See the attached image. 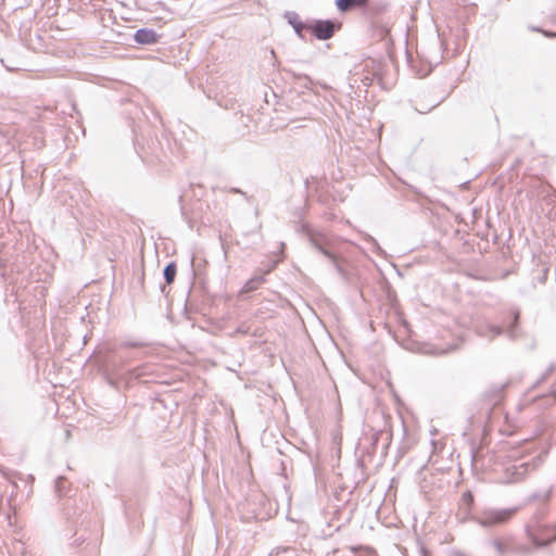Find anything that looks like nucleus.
I'll return each mask as SVG.
<instances>
[{"label":"nucleus","instance_id":"nucleus-6","mask_svg":"<svg viewBox=\"0 0 556 556\" xmlns=\"http://www.w3.org/2000/svg\"><path fill=\"white\" fill-rule=\"evenodd\" d=\"M176 276V265L174 263L168 264L164 269V277L167 283H172Z\"/></svg>","mask_w":556,"mask_h":556},{"label":"nucleus","instance_id":"nucleus-7","mask_svg":"<svg viewBox=\"0 0 556 556\" xmlns=\"http://www.w3.org/2000/svg\"><path fill=\"white\" fill-rule=\"evenodd\" d=\"M316 247L318 248V250L324 254L326 255L327 257H329L331 261L336 262L337 261V257L333 253L329 252L328 250H326L325 248H323L321 245L319 244H316Z\"/></svg>","mask_w":556,"mask_h":556},{"label":"nucleus","instance_id":"nucleus-4","mask_svg":"<svg viewBox=\"0 0 556 556\" xmlns=\"http://www.w3.org/2000/svg\"><path fill=\"white\" fill-rule=\"evenodd\" d=\"M337 7L340 11L345 12L353 8L366 7L368 0H337Z\"/></svg>","mask_w":556,"mask_h":556},{"label":"nucleus","instance_id":"nucleus-1","mask_svg":"<svg viewBox=\"0 0 556 556\" xmlns=\"http://www.w3.org/2000/svg\"><path fill=\"white\" fill-rule=\"evenodd\" d=\"M303 28L311 31L317 39L320 40H327L334 34V24L330 21H315L308 25L295 26L298 33H300Z\"/></svg>","mask_w":556,"mask_h":556},{"label":"nucleus","instance_id":"nucleus-3","mask_svg":"<svg viewBox=\"0 0 556 556\" xmlns=\"http://www.w3.org/2000/svg\"><path fill=\"white\" fill-rule=\"evenodd\" d=\"M138 43L151 45L157 41V35L152 29H139L135 34Z\"/></svg>","mask_w":556,"mask_h":556},{"label":"nucleus","instance_id":"nucleus-2","mask_svg":"<svg viewBox=\"0 0 556 556\" xmlns=\"http://www.w3.org/2000/svg\"><path fill=\"white\" fill-rule=\"evenodd\" d=\"M515 514L514 509H500L485 514L480 522L483 526H494L508 521Z\"/></svg>","mask_w":556,"mask_h":556},{"label":"nucleus","instance_id":"nucleus-5","mask_svg":"<svg viewBox=\"0 0 556 556\" xmlns=\"http://www.w3.org/2000/svg\"><path fill=\"white\" fill-rule=\"evenodd\" d=\"M263 282H264V278L263 277L251 278L243 286L242 292L248 293V292H251L253 290H256Z\"/></svg>","mask_w":556,"mask_h":556},{"label":"nucleus","instance_id":"nucleus-8","mask_svg":"<svg viewBox=\"0 0 556 556\" xmlns=\"http://www.w3.org/2000/svg\"><path fill=\"white\" fill-rule=\"evenodd\" d=\"M544 35L547 36V37H556V33L544 31Z\"/></svg>","mask_w":556,"mask_h":556}]
</instances>
